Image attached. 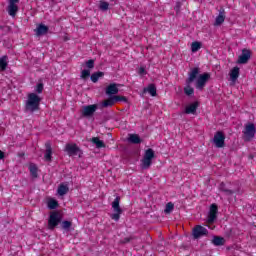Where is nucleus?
Returning a JSON list of instances; mask_svg holds the SVG:
<instances>
[{
  "label": "nucleus",
  "mask_w": 256,
  "mask_h": 256,
  "mask_svg": "<svg viewBox=\"0 0 256 256\" xmlns=\"http://www.w3.org/2000/svg\"><path fill=\"white\" fill-rule=\"evenodd\" d=\"M41 105V97L35 93H30L27 96V100L25 102V111L27 113H35V111H39V107Z\"/></svg>",
  "instance_id": "obj_1"
},
{
  "label": "nucleus",
  "mask_w": 256,
  "mask_h": 256,
  "mask_svg": "<svg viewBox=\"0 0 256 256\" xmlns=\"http://www.w3.org/2000/svg\"><path fill=\"white\" fill-rule=\"evenodd\" d=\"M197 75H199V68H193L191 72L188 75V78L186 80V86L184 88L185 95H193L195 93V90L193 87H191V83L197 79Z\"/></svg>",
  "instance_id": "obj_2"
},
{
  "label": "nucleus",
  "mask_w": 256,
  "mask_h": 256,
  "mask_svg": "<svg viewBox=\"0 0 256 256\" xmlns=\"http://www.w3.org/2000/svg\"><path fill=\"white\" fill-rule=\"evenodd\" d=\"M153 159H155V151L153 149H147L141 160V169H149L153 164Z\"/></svg>",
  "instance_id": "obj_3"
},
{
  "label": "nucleus",
  "mask_w": 256,
  "mask_h": 256,
  "mask_svg": "<svg viewBox=\"0 0 256 256\" xmlns=\"http://www.w3.org/2000/svg\"><path fill=\"white\" fill-rule=\"evenodd\" d=\"M242 133H243L244 141H251L252 139H254L256 134L255 124L247 123L244 126V130L242 131Z\"/></svg>",
  "instance_id": "obj_4"
},
{
  "label": "nucleus",
  "mask_w": 256,
  "mask_h": 256,
  "mask_svg": "<svg viewBox=\"0 0 256 256\" xmlns=\"http://www.w3.org/2000/svg\"><path fill=\"white\" fill-rule=\"evenodd\" d=\"M120 201L121 198L117 196L112 202V209L114 211V214L111 215V219H113V221H119V219L121 218V214L123 213V210H121V206H119Z\"/></svg>",
  "instance_id": "obj_5"
},
{
  "label": "nucleus",
  "mask_w": 256,
  "mask_h": 256,
  "mask_svg": "<svg viewBox=\"0 0 256 256\" xmlns=\"http://www.w3.org/2000/svg\"><path fill=\"white\" fill-rule=\"evenodd\" d=\"M209 79H211V75L209 73H204V74L199 75V77L196 80V84H195L196 89H198L199 91H203V89L205 88V85H207V81H209Z\"/></svg>",
  "instance_id": "obj_6"
},
{
  "label": "nucleus",
  "mask_w": 256,
  "mask_h": 256,
  "mask_svg": "<svg viewBox=\"0 0 256 256\" xmlns=\"http://www.w3.org/2000/svg\"><path fill=\"white\" fill-rule=\"evenodd\" d=\"M213 143L218 149L225 147V134L221 131L216 132L213 138Z\"/></svg>",
  "instance_id": "obj_7"
},
{
  "label": "nucleus",
  "mask_w": 256,
  "mask_h": 256,
  "mask_svg": "<svg viewBox=\"0 0 256 256\" xmlns=\"http://www.w3.org/2000/svg\"><path fill=\"white\" fill-rule=\"evenodd\" d=\"M61 223V215L57 212H53L50 214L49 220H48V228L49 229H55L57 225Z\"/></svg>",
  "instance_id": "obj_8"
},
{
  "label": "nucleus",
  "mask_w": 256,
  "mask_h": 256,
  "mask_svg": "<svg viewBox=\"0 0 256 256\" xmlns=\"http://www.w3.org/2000/svg\"><path fill=\"white\" fill-rule=\"evenodd\" d=\"M17 3H19V0H8L7 11L10 17H15V15H17V11H19Z\"/></svg>",
  "instance_id": "obj_9"
},
{
  "label": "nucleus",
  "mask_w": 256,
  "mask_h": 256,
  "mask_svg": "<svg viewBox=\"0 0 256 256\" xmlns=\"http://www.w3.org/2000/svg\"><path fill=\"white\" fill-rule=\"evenodd\" d=\"M209 233V231L207 230V228L198 225L196 227H194L193 229V237L194 239H199L201 237H205V235H207Z\"/></svg>",
  "instance_id": "obj_10"
},
{
  "label": "nucleus",
  "mask_w": 256,
  "mask_h": 256,
  "mask_svg": "<svg viewBox=\"0 0 256 256\" xmlns=\"http://www.w3.org/2000/svg\"><path fill=\"white\" fill-rule=\"evenodd\" d=\"M251 59V51L247 49L242 50V54L238 57L237 63L239 65H245Z\"/></svg>",
  "instance_id": "obj_11"
},
{
  "label": "nucleus",
  "mask_w": 256,
  "mask_h": 256,
  "mask_svg": "<svg viewBox=\"0 0 256 256\" xmlns=\"http://www.w3.org/2000/svg\"><path fill=\"white\" fill-rule=\"evenodd\" d=\"M65 151L69 157H73L79 154L80 149L77 147V144H66Z\"/></svg>",
  "instance_id": "obj_12"
},
{
  "label": "nucleus",
  "mask_w": 256,
  "mask_h": 256,
  "mask_svg": "<svg viewBox=\"0 0 256 256\" xmlns=\"http://www.w3.org/2000/svg\"><path fill=\"white\" fill-rule=\"evenodd\" d=\"M96 111H97V105L95 104L84 106L82 109V115L84 117H91V115H93Z\"/></svg>",
  "instance_id": "obj_13"
},
{
  "label": "nucleus",
  "mask_w": 256,
  "mask_h": 256,
  "mask_svg": "<svg viewBox=\"0 0 256 256\" xmlns=\"http://www.w3.org/2000/svg\"><path fill=\"white\" fill-rule=\"evenodd\" d=\"M217 204H212L208 213V223H213L217 219Z\"/></svg>",
  "instance_id": "obj_14"
},
{
  "label": "nucleus",
  "mask_w": 256,
  "mask_h": 256,
  "mask_svg": "<svg viewBox=\"0 0 256 256\" xmlns=\"http://www.w3.org/2000/svg\"><path fill=\"white\" fill-rule=\"evenodd\" d=\"M48 31H49V27H47L45 24H39L35 29V33L37 37H41L42 35H47Z\"/></svg>",
  "instance_id": "obj_15"
},
{
  "label": "nucleus",
  "mask_w": 256,
  "mask_h": 256,
  "mask_svg": "<svg viewBox=\"0 0 256 256\" xmlns=\"http://www.w3.org/2000/svg\"><path fill=\"white\" fill-rule=\"evenodd\" d=\"M229 76H230V81L232 83V85H235V83H237V80L239 79V67H234L230 73H229Z\"/></svg>",
  "instance_id": "obj_16"
},
{
  "label": "nucleus",
  "mask_w": 256,
  "mask_h": 256,
  "mask_svg": "<svg viewBox=\"0 0 256 256\" xmlns=\"http://www.w3.org/2000/svg\"><path fill=\"white\" fill-rule=\"evenodd\" d=\"M197 107H199V102H194L186 106L185 108L186 115H195V113H197Z\"/></svg>",
  "instance_id": "obj_17"
},
{
  "label": "nucleus",
  "mask_w": 256,
  "mask_h": 256,
  "mask_svg": "<svg viewBox=\"0 0 256 256\" xmlns=\"http://www.w3.org/2000/svg\"><path fill=\"white\" fill-rule=\"evenodd\" d=\"M119 84L112 83L106 87V95H117L119 93Z\"/></svg>",
  "instance_id": "obj_18"
},
{
  "label": "nucleus",
  "mask_w": 256,
  "mask_h": 256,
  "mask_svg": "<svg viewBox=\"0 0 256 256\" xmlns=\"http://www.w3.org/2000/svg\"><path fill=\"white\" fill-rule=\"evenodd\" d=\"M144 93H149L151 97L157 96V87H155V84L148 85L147 88H144Z\"/></svg>",
  "instance_id": "obj_19"
},
{
  "label": "nucleus",
  "mask_w": 256,
  "mask_h": 256,
  "mask_svg": "<svg viewBox=\"0 0 256 256\" xmlns=\"http://www.w3.org/2000/svg\"><path fill=\"white\" fill-rule=\"evenodd\" d=\"M57 193L60 195V197L67 195V193H69V186L67 184H60L57 189Z\"/></svg>",
  "instance_id": "obj_20"
},
{
  "label": "nucleus",
  "mask_w": 256,
  "mask_h": 256,
  "mask_svg": "<svg viewBox=\"0 0 256 256\" xmlns=\"http://www.w3.org/2000/svg\"><path fill=\"white\" fill-rule=\"evenodd\" d=\"M91 142L96 146L97 149L105 148V142H103V140L99 139V137H93L91 139Z\"/></svg>",
  "instance_id": "obj_21"
},
{
  "label": "nucleus",
  "mask_w": 256,
  "mask_h": 256,
  "mask_svg": "<svg viewBox=\"0 0 256 256\" xmlns=\"http://www.w3.org/2000/svg\"><path fill=\"white\" fill-rule=\"evenodd\" d=\"M212 243L216 247H221L222 245H225V238L220 236H214L212 239Z\"/></svg>",
  "instance_id": "obj_22"
},
{
  "label": "nucleus",
  "mask_w": 256,
  "mask_h": 256,
  "mask_svg": "<svg viewBox=\"0 0 256 256\" xmlns=\"http://www.w3.org/2000/svg\"><path fill=\"white\" fill-rule=\"evenodd\" d=\"M51 155H53V150L51 149V144L46 143V152L44 155L45 161H51Z\"/></svg>",
  "instance_id": "obj_23"
},
{
  "label": "nucleus",
  "mask_w": 256,
  "mask_h": 256,
  "mask_svg": "<svg viewBox=\"0 0 256 256\" xmlns=\"http://www.w3.org/2000/svg\"><path fill=\"white\" fill-rule=\"evenodd\" d=\"M101 105L104 108L113 107V105H115V98H114V96L104 100Z\"/></svg>",
  "instance_id": "obj_24"
},
{
  "label": "nucleus",
  "mask_w": 256,
  "mask_h": 256,
  "mask_svg": "<svg viewBox=\"0 0 256 256\" xmlns=\"http://www.w3.org/2000/svg\"><path fill=\"white\" fill-rule=\"evenodd\" d=\"M225 22V14L223 12H219V15L215 19L214 25L219 26L222 25V23Z\"/></svg>",
  "instance_id": "obj_25"
},
{
  "label": "nucleus",
  "mask_w": 256,
  "mask_h": 256,
  "mask_svg": "<svg viewBox=\"0 0 256 256\" xmlns=\"http://www.w3.org/2000/svg\"><path fill=\"white\" fill-rule=\"evenodd\" d=\"M103 75H105V73L95 72L91 75L90 79H91L92 83H97V81H99V79H101V77H103Z\"/></svg>",
  "instance_id": "obj_26"
},
{
  "label": "nucleus",
  "mask_w": 256,
  "mask_h": 256,
  "mask_svg": "<svg viewBox=\"0 0 256 256\" xmlns=\"http://www.w3.org/2000/svg\"><path fill=\"white\" fill-rule=\"evenodd\" d=\"M130 143H134L135 145H139L141 143V138L137 134H131L129 136Z\"/></svg>",
  "instance_id": "obj_27"
},
{
  "label": "nucleus",
  "mask_w": 256,
  "mask_h": 256,
  "mask_svg": "<svg viewBox=\"0 0 256 256\" xmlns=\"http://www.w3.org/2000/svg\"><path fill=\"white\" fill-rule=\"evenodd\" d=\"M48 209H57L59 207V202L55 199H50L47 202Z\"/></svg>",
  "instance_id": "obj_28"
},
{
  "label": "nucleus",
  "mask_w": 256,
  "mask_h": 256,
  "mask_svg": "<svg viewBox=\"0 0 256 256\" xmlns=\"http://www.w3.org/2000/svg\"><path fill=\"white\" fill-rule=\"evenodd\" d=\"M7 69V56L0 58V71H5Z\"/></svg>",
  "instance_id": "obj_29"
},
{
  "label": "nucleus",
  "mask_w": 256,
  "mask_h": 256,
  "mask_svg": "<svg viewBox=\"0 0 256 256\" xmlns=\"http://www.w3.org/2000/svg\"><path fill=\"white\" fill-rule=\"evenodd\" d=\"M29 171H30V174H31L32 177L37 178V171H38L37 165L30 164L29 165Z\"/></svg>",
  "instance_id": "obj_30"
},
{
  "label": "nucleus",
  "mask_w": 256,
  "mask_h": 256,
  "mask_svg": "<svg viewBox=\"0 0 256 256\" xmlns=\"http://www.w3.org/2000/svg\"><path fill=\"white\" fill-rule=\"evenodd\" d=\"M199 49H201V42L196 41L191 44L192 53H197V51H199Z\"/></svg>",
  "instance_id": "obj_31"
},
{
  "label": "nucleus",
  "mask_w": 256,
  "mask_h": 256,
  "mask_svg": "<svg viewBox=\"0 0 256 256\" xmlns=\"http://www.w3.org/2000/svg\"><path fill=\"white\" fill-rule=\"evenodd\" d=\"M99 9L101 11H108L109 10V2L100 1Z\"/></svg>",
  "instance_id": "obj_32"
},
{
  "label": "nucleus",
  "mask_w": 256,
  "mask_h": 256,
  "mask_svg": "<svg viewBox=\"0 0 256 256\" xmlns=\"http://www.w3.org/2000/svg\"><path fill=\"white\" fill-rule=\"evenodd\" d=\"M80 77L82 79H87V78L91 77V70H82Z\"/></svg>",
  "instance_id": "obj_33"
},
{
  "label": "nucleus",
  "mask_w": 256,
  "mask_h": 256,
  "mask_svg": "<svg viewBox=\"0 0 256 256\" xmlns=\"http://www.w3.org/2000/svg\"><path fill=\"white\" fill-rule=\"evenodd\" d=\"M174 207H175V205H173V203H171V202L166 204L164 213H167V214L171 213V211H173Z\"/></svg>",
  "instance_id": "obj_34"
},
{
  "label": "nucleus",
  "mask_w": 256,
  "mask_h": 256,
  "mask_svg": "<svg viewBox=\"0 0 256 256\" xmlns=\"http://www.w3.org/2000/svg\"><path fill=\"white\" fill-rule=\"evenodd\" d=\"M115 103H118L119 101H123L124 103H127V97L125 96H113Z\"/></svg>",
  "instance_id": "obj_35"
},
{
  "label": "nucleus",
  "mask_w": 256,
  "mask_h": 256,
  "mask_svg": "<svg viewBox=\"0 0 256 256\" xmlns=\"http://www.w3.org/2000/svg\"><path fill=\"white\" fill-rule=\"evenodd\" d=\"M219 189L228 195H233V191L225 189V183H221Z\"/></svg>",
  "instance_id": "obj_36"
},
{
  "label": "nucleus",
  "mask_w": 256,
  "mask_h": 256,
  "mask_svg": "<svg viewBox=\"0 0 256 256\" xmlns=\"http://www.w3.org/2000/svg\"><path fill=\"white\" fill-rule=\"evenodd\" d=\"M86 67H88V69H93V67H95V61L94 60H88L86 62Z\"/></svg>",
  "instance_id": "obj_37"
},
{
  "label": "nucleus",
  "mask_w": 256,
  "mask_h": 256,
  "mask_svg": "<svg viewBox=\"0 0 256 256\" xmlns=\"http://www.w3.org/2000/svg\"><path fill=\"white\" fill-rule=\"evenodd\" d=\"M70 228H71V222L69 221L62 222V229H70Z\"/></svg>",
  "instance_id": "obj_38"
},
{
  "label": "nucleus",
  "mask_w": 256,
  "mask_h": 256,
  "mask_svg": "<svg viewBox=\"0 0 256 256\" xmlns=\"http://www.w3.org/2000/svg\"><path fill=\"white\" fill-rule=\"evenodd\" d=\"M36 93H43V84H38L36 86Z\"/></svg>",
  "instance_id": "obj_39"
},
{
  "label": "nucleus",
  "mask_w": 256,
  "mask_h": 256,
  "mask_svg": "<svg viewBox=\"0 0 256 256\" xmlns=\"http://www.w3.org/2000/svg\"><path fill=\"white\" fill-rule=\"evenodd\" d=\"M139 75H147V71L144 67H140L138 70Z\"/></svg>",
  "instance_id": "obj_40"
},
{
  "label": "nucleus",
  "mask_w": 256,
  "mask_h": 256,
  "mask_svg": "<svg viewBox=\"0 0 256 256\" xmlns=\"http://www.w3.org/2000/svg\"><path fill=\"white\" fill-rule=\"evenodd\" d=\"M174 9L175 11L179 12V9H181V3L177 2L176 7Z\"/></svg>",
  "instance_id": "obj_41"
},
{
  "label": "nucleus",
  "mask_w": 256,
  "mask_h": 256,
  "mask_svg": "<svg viewBox=\"0 0 256 256\" xmlns=\"http://www.w3.org/2000/svg\"><path fill=\"white\" fill-rule=\"evenodd\" d=\"M5 154L3 153V151L0 150V159H4Z\"/></svg>",
  "instance_id": "obj_42"
}]
</instances>
